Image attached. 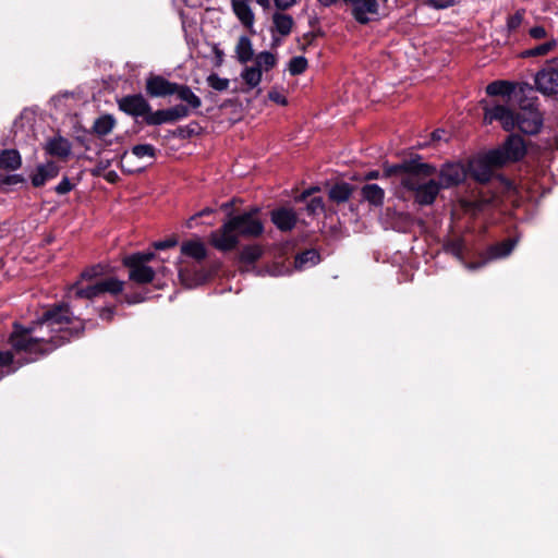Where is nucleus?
<instances>
[{"mask_svg":"<svg viewBox=\"0 0 558 558\" xmlns=\"http://www.w3.org/2000/svg\"><path fill=\"white\" fill-rule=\"evenodd\" d=\"M490 150L472 160L469 166L470 174L481 183L488 182L493 175L494 168L501 167L499 161L489 158Z\"/></svg>","mask_w":558,"mask_h":558,"instance_id":"9","label":"nucleus"},{"mask_svg":"<svg viewBox=\"0 0 558 558\" xmlns=\"http://www.w3.org/2000/svg\"><path fill=\"white\" fill-rule=\"evenodd\" d=\"M132 154L137 158H144V157L155 158L156 149L150 144H140V145H135L132 148Z\"/></svg>","mask_w":558,"mask_h":558,"instance_id":"38","label":"nucleus"},{"mask_svg":"<svg viewBox=\"0 0 558 558\" xmlns=\"http://www.w3.org/2000/svg\"><path fill=\"white\" fill-rule=\"evenodd\" d=\"M412 162H422L420 158L411 159L408 161H404L400 165L391 166L386 168V174L392 175V174H401V179L403 177H408L410 174V169L408 166Z\"/></svg>","mask_w":558,"mask_h":558,"instance_id":"35","label":"nucleus"},{"mask_svg":"<svg viewBox=\"0 0 558 558\" xmlns=\"http://www.w3.org/2000/svg\"><path fill=\"white\" fill-rule=\"evenodd\" d=\"M100 295L109 293L111 295L120 294L124 289V282L114 278L108 277L105 279H96Z\"/></svg>","mask_w":558,"mask_h":558,"instance_id":"23","label":"nucleus"},{"mask_svg":"<svg viewBox=\"0 0 558 558\" xmlns=\"http://www.w3.org/2000/svg\"><path fill=\"white\" fill-rule=\"evenodd\" d=\"M230 3L232 12L241 22V24L254 34L255 15L251 8V3L238 1H230Z\"/></svg>","mask_w":558,"mask_h":558,"instance_id":"15","label":"nucleus"},{"mask_svg":"<svg viewBox=\"0 0 558 558\" xmlns=\"http://www.w3.org/2000/svg\"><path fill=\"white\" fill-rule=\"evenodd\" d=\"M256 2L265 9L269 8L270 5V0H256Z\"/></svg>","mask_w":558,"mask_h":558,"instance_id":"53","label":"nucleus"},{"mask_svg":"<svg viewBox=\"0 0 558 558\" xmlns=\"http://www.w3.org/2000/svg\"><path fill=\"white\" fill-rule=\"evenodd\" d=\"M525 153V144L522 137L510 135L501 147L490 150L489 158L498 160L504 166L520 160Z\"/></svg>","mask_w":558,"mask_h":558,"instance_id":"7","label":"nucleus"},{"mask_svg":"<svg viewBox=\"0 0 558 558\" xmlns=\"http://www.w3.org/2000/svg\"><path fill=\"white\" fill-rule=\"evenodd\" d=\"M73 320L68 305L56 306L28 327L14 324L10 343L16 352L45 354L70 340Z\"/></svg>","mask_w":558,"mask_h":558,"instance_id":"1","label":"nucleus"},{"mask_svg":"<svg viewBox=\"0 0 558 558\" xmlns=\"http://www.w3.org/2000/svg\"><path fill=\"white\" fill-rule=\"evenodd\" d=\"M271 221L280 231H291L298 221V215L292 208L281 207L271 211Z\"/></svg>","mask_w":558,"mask_h":558,"instance_id":"14","label":"nucleus"},{"mask_svg":"<svg viewBox=\"0 0 558 558\" xmlns=\"http://www.w3.org/2000/svg\"><path fill=\"white\" fill-rule=\"evenodd\" d=\"M379 178V171L373 170L365 174L366 180H376Z\"/></svg>","mask_w":558,"mask_h":558,"instance_id":"52","label":"nucleus"},{"mask_svg":"<svg viewBox=\"0 0 558 558\" xmlns=\"http://www.w3.org/2000/svg\"><path fill=\"white\" fill-rule=\"evenodd\" d=\"M71 143L62 136L49 138L45 145L47 154L62 159H65L71 154Z\"/></svg>","mask_w":558,"mask_h":558,"instance_id":"16","label":"nucleus"},{"mask_svg":"<svg viewBox=\"0 0 558 558\" xmlns=\"http://www.w3.org/2000/svg\"><path fill=\"white\" fill-rule=\"evenodd\" d=\"M179 277H180L181 282L187 288H192V287L198 284L199 282H202V279H195V280L190 279V275H189L187 270L182 269V268L179 269Z\"/></svg>","mask_w":558,"mask_h":558,"instance_id":"41","label":"nucleus"},{"mask_svg":"<svg viewBox=\"0 0 558 558\" xmlns=\"http://www.w3.org/2000/svg\"><path fill=\"white\" fill-rule=\"evenodd\" d=\"M259 209L232 216L219 230L211 232L210 243L219 251L228 252L239 244V238H257L264 232V225L258 219Z\"/></svg>","mask_w":558,"mask_h":558,"instance_id":"2","label":"nucleus"},{"mask_svg":"<svg viewBox=\"0 0 558 558\" xmlns=\"http://www.w3.org/2000/svg\"><path fill=\"white\" fill-rule=\"evenodd\" d=\"M308 195H310V191H305V192H303V193L299 196V201H304Z\"/></svg>","mask_w":558,"mask_h":558,"instance_id":"58","label":"nucleus"},{"mask_svg":"<svg viewBox=\"0 0 558 558\" xmlns=\"http://www.w3.org/2000/svg\"><path fill=\"white\" fill-rule=\"evenodd\" d=\"M294 20L291 15L276 12L272 14L271 33H277L281 37H287L292 32Z\"/></svg>","mask_w":558,"mask_h":558,"instance_id":"18","label":"nucleus"},{"mask_svg":"<svg viewBox=\"0 0 558 558\" xmlns=\"http://www.w3.org/2000/svg\"><path fill=\"white\" fill-rule=\"evenodd\" d=\"M181 253L196 260H203L207 256V251L201 240L186 241L181 245Z\"/></svg>","mask_w":558,"mask_h":558,"instance_id":"21","label":"nucleus"},{"mask_svg":"<svg viewBox=\"0 0 558 558\" xmlns=\"http://www.w3.org/2000/svg\"><path fill=\"white\" fill-rule=\"evenodd\" d=\"M307 68V60L304 57H294L290 60L289 71L292 75L303 73Z\"/></svg>","mask_w":558,"mask_h":558,"instance_id":"39","label":"nucleus"},{"mask_svg":"<svg viewBox=\"0 0 558 558\" xmlns=\"http://www.w3.org/2000/svg\"><path fill=\"white\" fill-rule=\"evenodd\" d=\"M556 47H557V40L555 38H551L544 44H541L534 48L525 50L524 52H522V56L525 58L545 56V54L549 53L550 51H553Z\"/></svg>","mask_w":558,"mask_h":558,"instance_id":"32","label":"nucleus"},{"mask_svg":"<svg viewBox=\"0 0 558 558\" xmlns=\"http://www.w3.org/2000/svg\"><path fill=\"white\" fill-rule=\"evenodd\" d=\"M449 250L452 254H454L458 258H462V252H463V243L462 241L458 240L452 242L449 245Z\"/></svg>","mask_w":558,"mask_h":558,"instance_id":"48","label":"nucleus"},{"mask_svg":"<svg viewBox=\"0 0 558 558\" xmlns=\"http://www.w3.org/2000/svg\"><path fill=\"white\" fill-rule=\"evenodd\" d=\"M319 262V254L315 250H307L295 257L294 265L303 269L316 265Z\"/></svg>","mask_w":558,"mask_h":558,"instance_id":"29","label":"nucleus"},{"mask_svg":"<svg viewBox=\"0 0 558 558\" xmlns=\"http://www.w3.org/2000/svg\"><path fill=\"white\" fill-rule=\"evenodd\" d=\"M116 125V120L110 114H105L96 119L93 125V131L100 137L111 133Z\"/></svg>","mask_w":558,"mask_h":558,"instance_id":"26","label":"nucleus"},{"mask_svg":"<svg viewBox=\"0 0 558 558\" xmlns=\"http://www.w3.org/2000/svg\"><path fill=\"white\" fill-rule=\"evenodd\" d=\"M104 270L105 268L101 265L85 269L81 275V280L70 288V296L87 300L100 296L96 279L104 275Z\"/></svg>","mask_w":558,"mask_h":558,"instance_id":"6","label":"nucleus"},{"mask_svg":"<svg viewBox=\"0 0 558 558\" xmlns=\"http://www.w3.org/2000/svg\"><path fill=\"white\" fill-rule=\"evenodd\" d=\"M169 116L171 119V123L183 120L187 118L191 113L190 109L185 105H175L171 108H168Z\"/></svg>","mask_w":558,"mask_h":558,"instance_id":"36","label":"nucleus"},{"mask_svg":"<svg viewBox=\"0 0 558 558\" xmlns=\"http://www.w3.org/2000/svg\"><path fill=\"white\" fill-rule=\"evenodd\" d=\"M119 107L122 111L133 117L145 118L150 110V105L142 95L123 97L119 101Z\"/></svg>","mask_w":558,"mask_h":558,"instance_id":"12","label":"nucleus"},{"mask_svg":"<svg viewBox=\"0 0 558 558\" xmlns=\"http://www.w3.org/2000/svg\"><path fill=\"white\" fill-rule=\"evenodd\" d=\"M263 255V248L259 245H247L243 247L240 259L243 263L252 264Z\"/></svg>","mask_w":558,"mask_h":558,"instance_id":"34","label":"nucleus"},{"mask_svg":"<svg viewBox=\"0 0 558 558\" xmlns=\"http://www.w3.org/2000/svg\"><path fill=\"white\" fill-rule=\"evenodd\" d=\"M441 134H442V131H439V130L433 132V140H437V141L440 140Z\"/></svg>","mask_w":558,"mask_h":558,"instance_id":"55","label":"nucleus"},{"mask_svg":"<svg viewBox=\"0 0 558 558\" xmlns=\"http://www.w3.org/2000/svg\"><path fill=\"white\" fill-rule=\"evenodd\" d=\"M535 86L544 95L558 94V70L554 68L542 69L535 75Z\"/></svg>","mask_w":558,"mask_h":558,"instance_id":"11","label":"nucleus"},{"mask_svg":"<svg viewBox=\"0 0 558 558\" xmlns=\"http://www.w3.org/2000/svg\"><path fill=\"white\" fill-rule=\"evenodd\" d=\"M211 213H213V210L210 208H205L202 211H199L196 216L209 215Z\"/></svg>","mask_w":558,"mask_h":558,"instance_id":"56","label":"nucleus"},{"mask_svg":"<svg viewBox=\"0 0 558 558\" xmlns=\"http://www.w3.org/2000/svg\"><path fill=\"white\" fill-rule=\"evenodd\" d=\"M73 185L68 178H63L61 182L56 186L58 194H65L72 190Z\"/></svg>","mask_w":558,"mask_h":558,"instance_id":"46","label":"nucleus"},{"mask_svg":"<svg viewBox=\"0 0 558 558\" xmlns=\"http://www.w3.org/2000/svg\"><path fill=\"white\" fill-rule=\"evenodd\" d=\"M306 210L308 215H317L318 213L324 210V202L322 197H313L308 204L306 205Z\"/></svg>","mask_w":558,"mask_h":558,"instance_id":"40","label":"nucleus"},{"mask_svg":"<svg viewBox=\"0 0 558 558\" xmlns=\"http://www.w3.org/2000/svg\"><path fill=\"white\" fill-rule=\"evenodd\" d=\"M514 85L508 81H495L487 85L486 93L489 96H504L510 97Z\"/></svg>","mask_w":558,"mask_h":558,"instance_id":"24","label":"nucleus"},{"mask_svg":"<svg viewBox=\"0 0 558 558\" xmlns=\"http://www.w3.org/2000/svg\"><path fill=\"white\" fill-rule=\"evenodd\" d=\"M262 77L263 73L255 65L245 66L241 72V78L250 89L257 87L262 82Z\"/></svg>","mask_w":558,"mask_h":558,"instance_id":"28","label":"nucleus"},{"mask_svg":"<svg viewBox=\"0 0 558 558\" xmlns=\"http://www.w3.org/2000/svg\"><path fill=\"white\" fill-rule=\"evenodd\" d=\"M352 194V189L348 183L333 185L329 191V198L337 203L347 202Z\"/></svg>","mask_w":558,"mask_h":558,"instance_id":"30","label":"nucleus"},{"mask_svg":"<svg viewBox=\"0 0 558 558\" xmlns=\"http://www.w3.org/2000/svg\"><path fill=\"white\" fill-rule=\"evenodd\" d=\"M207 83L213 89L218 92H223L228 89L230 84L228 78L220 77L216 73H213L207 77Z\"/></svg>","mask_w":558,"mask_h":558,"instance_id":"37","label":"nucleus"},{"mask_svg":"<svg viewBox=\"0 0 558 558\" xmlns=\"http://www.w3.org/2000/svg\"><path fill=\"white\" fill-rule=\"evenodd\" d=\"M466 177V170L460 162H450L441 167L439 171V184L442 189H448L460 184Z\"/></svg>","mask_w":558,"mask_h":558,"instance_id":"10","label":"nucleus"},{"mask_svg":"<svg viewBox=\"0 0 558 558\" xmlns=\"http://www.w3.org/2000/svg\"><path fill=\"white\" fill-rule=\"evenodd\" d=\"M13 362V354L10 351L0 352V378L4 376L3 367Z\"/></svg>","mask_w":558,"mask_h":558,"instance_id":"42","label":"nucleus"},{"mask_svg":"<svg viewBox=\"0 0 558 558\" xmlns=\"http://www.w3.org/2000/svg\"><path fill=\"white\" fill-rule=\"evenodd\" d=\"M296 0H275V5L279 10H287L294 5Z\"/></svg>","mask_w":558,"mask_h":558,"instance_id":"50","label":"nucleus"},{"mask_svg":"<svg viewBox=\"0 0 558 558\" xmlns=\"http://www.w3.org/2000/svg\"><path fill=\"white\" fill-rule=\"evenodd\" d=\"M174 94L181 101H184L189 107V109H198L202 106L201 98L193 93V90L187 85L177 84L174 88Z\"/></svg>","mask_w":558,"mask_h":558,"instance_id":"20","label":"nucleus"},{"mask_svg":"<svg viewBox=\"0 0 558 558\" xmlns=\"http://www.w3.org/2000/svg\"><path fill=\"white\" fill-rule=\"evenodd\" d=\"M268 98L271 101H274V102H276L278 105H281V106H286L288 104L286 96L281 92L277 90V89H271L268 93Z\"/></svg>","mask_w":558,"mask_h":558,"instance_id":"45","label":"nucleus"},{"mask_svg":"<svg viewBox=\"0 0 558 558\" xmlns=\"http://www.w3.org/2000/svg\"><path fill=\"white\" fill-rule=\"evenodd\" d=\"M145 122L149 125H160L163 123H171L168 109L157 110L155 112L148 111L145 117Z\"/></svg>","mask_w":558,"mask_h":558,"instance_id":"33","label":"nucleus"},{"mask_svg":"<svg viewBox=\"0 0 558 558\" xmlns=\"http://www.w3.org/2000/svg\"><path fill=\"white\" fill-rule=\"evenodd\" d=\"M530 36L534 39H543L547 36V32L543 26H534L530 29Z\"/></svg>","mask_w":558,"mask_h":558,"instance_id":"47","label":"nucleus"},{"mask_svg":"<svg viewBox=\"0 0 558 558\" xmlns=\"http://www.w3.org/2000/svg\"><path fill=\"white\" fill-rule=\"evenodd\" d=\"M349 7L352 17L360 24H368L380 16V3L378 0H343Z\"/></svg>","mask_w":558,"mask_h":558,"instance_id":"8","label":"nucleus"},{"mask_svg":"<svg viewBox=\"0 0 558 558\" xmlns=\"http://www.w3.org/2000/svg\"><path fill=\"white\" fill-rule=\"evenodd\" d=\"M517 241L513 239H508L501 243H498L490 247L489 256L492 258H501L508 256L512 250L514 248Z\"/></svg>","mask_w":558,"mask_h":558,"instance_id":"31","label":"nucleus"},{"mask_svg":"<svg viewBox=\"0 0 558 558\" xmlns=\"http://www.w3.org/2000/svg\"><path fill=\"white\" fill-rule=\"evenodd\" d=\"M484 121L486 123L499 121L506 131L518 128L521 132L530 135L538 133L543 125V117L533 102L522 105L517 114L504 105L485 108Z\"/></svg>","mask_w":558,"mask_h":558,"instance_id":"3","label":"nucleus"},{"mask_svg":"<svg viewBox=\"0 0 558 558\" xmlns=\"http://www.w3.org/2000/svg\"><path fill=\"white\" fill-rule=\"evenodd\" d=\"M155 257L151 252L148 253H135L123 258V264L129 268L130 280L145 284L149 283L155 278V271L147 265Z\"/></svg>","mask_w":558,"mask_h":558,"instance_id":"5","label":"nucleus"},{"mask_svg":"<svg viewBox=\"0 0 558 558\" xmlns=\"http://www.w3.org/2000/svg\"><path fill=\"white\" fill-rule=\"evenodd\" d=\"M235 56L240 63L246 64L254 57L252 40L247 36H241L235 46Z\"/></svg>","mask_w":558,"mask_h":558,"instance_id":"22","label":"nucleus"},{"mask_svg":"<svg viewBox=\"0 0 558 558\" xmlns=\"http://www.w3.org/2000/svg\"><path fill=\"white\" fill-rule=\"evenodd\" d=\"M281 44V39L275 36V33H272V47H277Z\"/></svg>","mask_w":558,"mask_h":558,"instance_id":"54","label":"nucleus"},{"mask_svg":"<svg viewBox=\"0 0 558 558\" xmlns=\"http://www.w3.org/2000/svg\"><path fill=\"white\" fill-rule=\"evenodd\" d=\"M99 315L102 319L110 320L112 318L113 311L112 308H102Z\"/></svg>","mask_w":558,"mask_h":558,"instance_id":"51","label":"nucleus"},{"mask_svg":"<svg viewBox=\"0 0 558 558\" xmlns=\"http://www.w3.org/2000/svg\"><path fill=\"white\" fill-rule=\"evenodd\" d=\"M177 245V241L174 239H169L165 241H158L154 243L156 250H166Z\"/></svg>","mask_w":558,"mask_h":558,"instance_id":"49","label":"nucleus"},{"mask_svg":"<svg viewBox=\"0 0 558 558\" xmlns=\"http://www.w3.org/2000/svg\"><path fill=\"white\" fill-rule=\"evenodd\" d=\"M58 173L59 167L54 162L48 161L37 167L36 172L32 175V183L36 187L43 186L47 181L56 178Z\"/></svg>","mask_w":558,"mask_h":558,"instance_id":"17","label":"nucleus"},{"mask_svg":"<svg viewBox=\"0 0 558 558\" xmlns=\"http://www.w3.org/2000/svg\"><path fill=\"white\" fill-rule=\"evenodd\" d=\"M384 4L387 3L388 0H380Z\"/></svg>","mask_w":558,"mask_h":558,"instance_id":"59","label":"nucleus"},{"mask_svg":"<svg viewBox=\"0 0 558 558\" xmlns=\"http://www.w3.org/2000/svg\"><path fill=\"white\" fill-rule=\"evenodd\" d=\"M458 0H428V4L436 9L442 10L457 4Z\"/></svg>","mask_w":558,"mask_h":558,"instance_id":"43","label":"nucleus"},{"mask_svg":"<svg viewBox=\"0 0 558 558\" xmlns=\"http://www.w3.org/2000/svg\"><path fill=\"white\" fill-rule=\"evenodd\" d=\"M361 194L363 199L373 206H381L384 203L385 191L378 184H365L361 190Z\"/></svg>","mask_w":558,"mask_h":558,"instance_id":"19","label":"nucleus"},{"mask_svg":"<svg viewBox=\"0 0 558 558\" xmlns=\"http://www.w3.org/2000/svg\"><path fill=\"white\" fill-rule=\"evenodd\" d=\"M277 64V56L269 51H262L256 54L254 59V65L259 69V71L268 72Z\"/></svg>","mask_w":558,"mask_h":558,"instance_id":"25","label":"nucleus"},{"mask_svg":"<svg viewBox=\"0 0 558 558\" xmlns=\"http://www.w3.org/2000/svg\"><path fill=\"white\" fill-rule=\"evenodd\" d=\"M482 265H483L482 263H480V264H468L466 267L472 270V269H477Z\"/></svg>","mask_w":558,"mask_h":558,"instance_id":"57","label":"nucleus"},{"mask_svg":"<svg viewBox=\"0 0 558 558\" xmlns=\"http://www.w3.org/2000/svg\"><path fill=\"white\" fill-rule=\"evenodd\" d=\"M177 83H172L160 75H151L147 78L146 90L151 97H166L174 94Z\"/></svg>","mask_w":558,"mask_h":558,"instance_id":"13","label":"nucleus"},{"mask_svg":"<svg viewBox=\"0 0 558 558\" xmlns=\"http://www.w3.org/2000/svg\"><path fill=\"white\" fill-rule=\"evenodd\" d=\"M523 21V13L522 12H515L513 15H511L507 21V26L510 31H514L518 28Z\"/></svg>","mask_w":558,"mask_h":558,"instance_id":"44","label":"nucleus"},{"mask_svg":"<svg viewBox=\"0 0 558 558\" xmlns=\"http://www.w3.org/2000/svg\"><path fill=\"white\" fill-rule=\"evenodd\" d=\"M410 174L401 179V185L415 192V201L423 206L432 205L441 186L432 179L435 174V167L424 162H412L408 166Z\"/></svg>","mask_w":558,"mask_h":558,"instance_id":"4","label":"nucleus"},{"mask_svg":"<svg viewBox=\"0 0 558 558\" xmlns=\"http://www.w3.org/2000/svg\"><path fill=\"white\" fill-rule=\"evenodd\" d=\"M21 166V156L15 149L3 150L0 155V167L16 170Z\"/></svg>","mask_w":558,"mask_h":558,"instance_id":"27","label":"nucleus"}]
</instances>
